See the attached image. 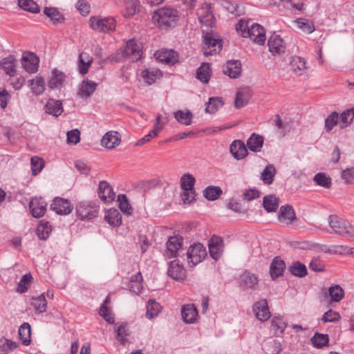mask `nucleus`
Masks as SVG:
<instances>
[{
	"instance_id": "nucleus-42",
	"label": "nucleus",
	"mask_w": 354,
	"mask_h": 354,
	"mask_svg": "<svg viewBox=\"0 0 354 354\" xmlns=\"http://www.w3.org/2000/svg\"><path fill=\"white\" fill-rule=\"evenodd\" d=\"M315 183L325 189H329L332 185V179L326 173L319 172L316 174L313 178Z\"/></svg>"
},
{
	"instance_id": "nucleus-58",
	"label": "nucleus",
	"mask_w": 354,
	"mask_h": 354,
	"mask_svg": "<svg viewBox=\"0 0 354 354\" xmlns=\"http://www.w3.org/2000/svg\"><path fill=\"white\" fill-rule=\"evenodd\" d=\"M160 311V306L153 299H150L147 306V317L149 319L153 318Z\"/></svg>"
},
{
	"instance_id": "nucleus-59",
	"label": "nucleus",
	"mask_w": 354,
	"mask_h": 354,
	"mask_svg": "<svg viewBox=\"0 0 354 354\" xmlns=\"http://www.w3.org/2000/svg\"><path fill=\"white\" fill-rule=\"evenodd\" d=\"M110 302L109 297H106L103 304H102L99 314L102 316L108 323L113 324L114 322V318L112 317L111 314L109 312V309L107 308L108 304Z\"/></svg>"
},
{
	"instance_id": "nucleus-53",
	"label": "nucleus",
	"mask_w": 354,
	"mask_h": 354,
	"mask_svg": "<svg viewBox=\"0 0 354 354\" xmlns=\"http://www.w3.org/2000/svg\"><path fill=\"white\" fill-rule=\"evenodd\" d=\"M115 332L116 333V339L122 344H124L127 342V337L129 335L127 324L122 323L115 328Z\"/></svg>"
},
{
	"instance_id": "nucleus-31",
	"label": "nucleus",
	"mask_w": 354,
	"mask_h": 354,
	"mask_svg": "<svg viewBox=\"0 0 354 354\" xmlns=\"http://www.w3.org/2000/svg\"><path fill=\"white\" fill-rule=\"evenodd\" d=\"M291 69L298 75H301L307 69L306 62L304 58L292 57L290 64Z\"/></svg>"
},
{
	"instance_id": "nucleus-24",
	"label": "nucleus",
	"mask_w": 354,
	"mask_h": 354,
	"mask_svg": "<svg viewBox=\"0 0 354 354\" xmlns=\"http://www.w3.org/2000/svg\"><path fill=\"white\" fill-rule=\"evenodd\" d=\"M17 60L13 55H9L3 58L0 61V66L5 73L10 76L14 77L16 74Z\"/></svg>"
},
{
	"instance_id": "nucleus-46",
	"label": "nucleus",
	"mask_w": 354,
	"mask_h": 354,
	"mask_svg": "<svg viewBox=\"0 0 354 354\" xmlns=\"http://www.w3.org/2000/svg\"><path fill=\"white\" fill-rule=\"evenodd\" d=\"M196 180L193 175L190 174H185L180 178V187L184 191L192 192Z\"/></svg>"
},
{
	"instance_id": "nucleus-40",
	"label": "nucleus",
	"mask_w": 354,
	"mask_h": 354,
	"mask_svg": "<svg viewBox=\"0 0 354 354\" xmlns=\"http://www.w3.org/2000/svg\"><path fill=\"white\" fill-rule=\"evenodd\" d=\"M276 174V169L272 164L266 166L261 175V179L266 185H270L274 181V178Z\"/></svg>"
},
{
	"instance_id": "nucleus-8",
	"label": "nucleus",
	"mask_w": 354,
	"mask_h": 354,
	"mask_svg": "<svg viewBox=\"0 0 354 354\" xmlns=\"http://www.w3.org/2000/svg\"><path fill=\"white\" fill-rule=\"evenodd\" d=\"M221 39H215L212 34L203 37V54L205 56L212 55L219 53L222 49Z\"/></svg>"
},
{
	"instance_id": "nucleus-47",
	"label": "nucleus",
	"mask_w": 354,
	"mask_h": 354,
	"mask_svg": "<svg viewBox=\"0 0 354 354\" xmlns=\"http://www.w3.org/2000/svg\"><path fill=\"white\" fill-rule=\"evenodd\" d=\"M271 325L274 329V335L277 336L282 335L287 327V323L281 317H274Z\"/></svg>"
},
{
	"instance_id": "nucleus-28",
	"label": "nucleus",
	"mask_w": 354,
	"mask_h": 354,
	"mask_svg": "<svg viewBox=\"0 0 354 354\" xmlns=\"http://www.w3.org/2000/svg\"><path fill=\"white\" fill-rule=\"evenodd\" d=\"M285 268L284 261L279 257H274L270 267V274L272 279H275L282 275Z\"/></svg>"
},
{
	"instance_id": "nucleus-11",
	"label": "nucleus",
	"mask_w": 354,
	"mask_h": 354,
	"mask_svg": "<svg viewBox=\"0 0 354 354\" xmlns=\"http://www.w3.org/2000/svg\"><path fill=\"white\" fill-rule=\"evenodd\" d=\"M209 252L210 257L214 260H218L222 256L224 244L222 238L214 235L209 241Z\"/></svg>"
},
{
	"instance_id": "nucleus-51",
	"label": "nucleus",
	"mask_w": 354,
	"mask_h": 354,
	"mask_svg": "<svg viewBox=\"0 0 354 354\" xmlns=\"http://www.w3.org/2000/svg\"><path fill=\"white\" fill-rule=\"evenodd\" d=\"M328 295L333 301L339 302L344 297V292L340 286L334 285L328 288Z\"/></svg>"
},
{
	"instance_id": "nucleus-18",
	"label": "nucleus",
	"mask_w": 354,
	"mask_h": 354,
	"mask_svg": "<svg viewBox=\"0 0 354 354\" xmlns=\"http://www.w3.org/2000/svg\"><path fill=\"white\" fill-rule=\"evenodd\" d=\"M230 151L232 156L236 160L243 159L248 154L245 144L240 140L232 142L230 147Z\"/></svg>"
},
{
	"instance_id": "nucleus-44",
	"label": "nucleus",
	"mask_w": 354,
	"mask_h": 354,
	"mask_svg": "<svg viewBox=\"0 0 354 354\" xmlns=\"http://www.w3.org/2000/svg\"><path fill=\"white\" fill-rule=\"evenodd\" d=\"M31 329L28 323H24L19 328V336L23 344L28 346L30 342Z\"/></svg>"
},
{
	"instance_id": "nucleus-1",
	"label": "nucleus",
	"mask_w": 354,
	"mask_h": 354,
	"mask_svg": "<svg viewBox=\"0 0 354 354\" xmlns=\"http://www.w3.org/2000/svg\"><path fill=\"white\" fill-rule=\"evenodd\" d=\"M179 19L178 11L170 7L159 8L153 12V21L161 29L174 28Z\"/></svg>"
},
{
	"instance_id": "nucleus-6",
	"label": "nucleus",
	"mask_w": 354,
	"mask_h": 354,
	"mask_svg": "<svg viewBox=\"0 0 354 354\" xmlns=\"http://www.w3.org/2000/svg\"><path fill=\"white\" fill-rule=\"evenodd\" d=\"M122 57L131 62H136L142 56L141 44L135 39L129 40L122 48Z\"/></svg>"
},
{
	"instance_id": "nucleus-16",
	"label": "nucleus",
	"mask_w": 354,
	"mask_h": 354,
	"mask_svg": "<svg viewBox=\"0 0 354 354\" xmlns=\"http://www.w3.org/2000/svg\"><path fill=\"white\" fill-rule=\"evenodd\" d=\"M98 195L104 203L112 202L115 197L111 186L106 181H100L98 186Z\"/></svg>"
},
{
	"instance_id": "nucleus-14",
	"label": "nucleus",
	"mask_w": 354,
	"mask_h": 354,
	"mask_svg": "<svg viewBox=\"0 0 354 354\" xmlns=\"http://www.w3.org/2000/svg\"><path fill=\"white\" fill-rule=\"evenodd\" d=\"M268 46L269 51L273 55H280L286 50V46L282 38L277 35L272 34L268 39Z\"/></svg>"
},
{
	"instance_id": "nucleus-9",
	"label": "nucleus",
	"mask_w": 354,
	"mask_h": 354,
	"mask_svg": "<svg viewBox=\"0 0 354 354\" xmlns=\"http://www.w3.org/2000/svg\"><path fill=\"white\" fill-rule=\"evenodd\" d=\"M73 208V205L68 200L60 197L55 198L50 205L51 210L62 215L69 214Z\"/></svg>"
},
{
	"instance_id": "nucleus-27",
	"label": "nucleus",
	"mask_w": 354,
	"mask_h": 354,
	"mask_svg": "<svg viewBox=\"0 0 354 354\" xmlns=\"http://www.w3.org/2000/svg\"><path fill=\"white\" fill-rule=\"evenodd\" d=\"M263 142L264 138L263 136L256 133H253L248 139L246 145L250 151L257 153L261 151Z\"/></svg>"
},
{
	"instance_id": "nucleus-33",
	"label": "nucleus",
	"mask_w": 354,
	"mask_h": 354,
	"mask_svg": "<svg viewBox=\"0 0 354 354\" xmlns=\"http://www.w3.org/2000/svg\"><path fill=\"white\" fill-rule=\"evenodd\" d=\"M104 219L113 227L119 226L122 223V216L116 209H109L106 212Z\"/></svg>"
},
{
	"instance_id": "nucleus-54",
	"label": "nucleus",
	"mask_w": 354,
	"mask_h": 354,
	"mask_svg": "<svg viewBox=\"0 0 354 354\" xmlns=\"http://www.w3.org/2000/svg\"><path fill=\"white\" fill-rule=\"evenodd\" d=\"M223 105L221 97H211L206 103L205 111L209 113H214L218 109Z\"/></svg>"
},
{
	"instance_id": "nucleus-7",
	"label": "nucleus",
	"mask_w": 354,
	"mask_h": 354,
	"mask_svg": "<svg viewBox=\"0 0 354 354\" xmlns=\"http://www.w3.org/2000/svg\"><path fill=\"white\" fill-rule=\"evenodd\" d=\"M98 207L88 202H80L76 205L77 216L81 220L90 221L97 216Z\"/></svg>"
},
{
	"instance_id": "nucleus-32",
	"label": "nucleus",
	"mask_w": 354,
	"mask_h": 354,
	"mask_svg": "<svg viewBox=\"0 0 354 354\" xmlns=\"http://www.w3.org/2000/svg\"><path fill=\"white\" fill-rule=\"evenodd\" d=\"M142 77L147 84L151 85L162 77V72L159 69L147 68L142 72Z\"/></svg>"
},
{
	"instance_id": "nucleus-36",
	"label": "nucleus",
	"mask_w": 354,
	"mask_h": 354,
	"mask_svg": "<svg viewBox=\"0 0 354 354\" xmlns=\"http://www.w3.org/2000/svg\"><path fill=\"white\" fill-rule=\"evenodd\" d=\"M66 75L60 71L54 69L52 76L48 82V86L50 88H55L60 86L64 81Z\"/></svg>"
},
{
	"instance_id": "nucleus-29",
	"label": "nucleus",
	"mask_w": 354,
	"mask_h": 354,
	"mask_svg": "<svg viewBox=\"0 0 354 354\" xmlns=\"http://www.w3.org/2000/svg\"><path fill=\"white\" fill-rule=\"evenodd\" d=\"M46 112L55 117L59 116L63 112L62 103L60 100L50 99L46 104Z\"/></svg>"
},
{
	"instance_id": "nucleus-52",
	"label": "nucleus",
	"mask_w": 354,
	"mask_h": 354,
	"mask_svg": "<svg viewBox=\"0 0 354 354\" xmlns=\"http://www.w3.org/2000/svg\"><path fill=\"white\" fill-rule=\"evenodd\" d=\"M18 6L32 13H38L40 11L39 6L32 0H18Z\"/></svg>"
},
{
	"instance_id": "nucleus-19",
	"label": "nucleus",
	"mask_w": 354,
	"mask_h": 354,
	"mask_svg": "<svg viewBox=\"0 0 354 354\" xmlns=\"http://www.w3.org/2000/svg\"><path fill=\"white\" fill-rule=\"evenodd\" d=\"M223 72L230 78H238L241 74V64L239 60H231L226 62L223 67Z\"/></svg>"
},
{
	"instance_id": "nucleus-45",
	"label": "nucleus",
	"mask_w": 354,
	"mask_h": 354,
	"mask_svg": "<svg viewBox=\"0 0 354 354\" xmlns=\"http://www.w3.org/2000/svg\"><path fill=\"white\" fill-rule=\"evenodd\" d=\"M19 346V344L6 338L0 339V354H8L15 351Z\"/></svg>"
},
{
	"instance_id": "nucleus-34",
	"label": "nucleus",
	"mask_w": 354,
	"mask_h": 354,
	"mask_svg": "<svg viewBox=\"0 0 354 354\" xmlns=\"http://www.w3.org/2000/svg\"><path fill=\"white\" fill-rule=\"evenodd\" d=\"M279 198L273 194L263 197V207L268 212H274L279 207Z\"/></svg>"
},
{
	"instance_id": "nucleus-21",
	"label": "nucleus",
	"mask_w": 354,
	"mask_h": 354,
	"mask_svg": "<svg viewBox=\"0 0 354 354\" xmlns=\"http://www.w3.org/2000/svg\"><path fill=\"white\" fill-rule=\"evenodd\" d=\"M168 275L175 280H183L185 277V270L178 260H174L170 262L168 271Z\"/></svg>"
},
{
	"instance_id": "nucleus-60",
	"label": "nucleus",
	"mask_w": 354,
	"mask_h": 354,
	"mask_svg": "<svg viewBox=\"0 0 354 354\" xmlns=\"http://www.w3.org/2000/svg\"><path fill=\"white\" fill-rule=\"evenodd\" d=\"M250 96L247 91H240L236 93L235 97V107L237 109L245 106L248 101Z\"/></svg>"
},
{
	"instance_id": "nucleus-3",
	"label": "nucleus",
	"mask_w": 354,
	"mask_h": 354,
	"mask_svg": "<svg viewBox=\"0 0 354 354\" xmlns=\"http://www.w3.org/2000/svg\"><path fill=\"white\" fill-rule=\"evenodd\" d=\"M183 244V238L180 235L171 236L168 239L166 245L167 249L164 255L167 259H171L177 257H183L185 253L182 248Z\"/></svg>"
},
{
	"instance_id": "nucleus-37",
	"label": "nucleus",
	"mask_w": 354,
	"mask_h": 354,
	"mask_svg": "<svg viewBox=\"0 0 354 354\" xmlns=\"http://www.w3.org/2000/svg\"><path fill=\"white\" fill-rule=\"evenodd\" d=\"M210 65L209 63H203L196 71V77L202 83L206 84L210 77Z\"/></svg>"
},
{
	"instance_id": "nucleus-49",
	"label": "nucleus",
	"mask_w": 354,
	"mask_h": 354,
	"mask_svg": "<svg viewBox=\"0 0 354 354\" xmlns=\"http://www.w3.org/2000/svg\"><path fill=\"white\" fill-rule=\"evenodd\" d=\"M295 22L298 28L306 34H310L315 30L313 22L307 19L299 18L297 19Z\"/></svg>"
},
{
	"instance_id": "nucleus-63",
	"label": "nucleus",
	"mask_w": 354,
	"mask_h": 354,
	"mask_svg": "<svg viewBox=\"0 0 354 354\" xmlns=\"http://www.w3.org/2000/svg\"><path fill=\"white\" fill-rule=\"evenodd\" d=\"M339 114L333 111L325 120V129L326 131H330L337 124Z\"/></svg>"
},
{
	"instance_id": "nucleus-4",
	"label": "nucleus",
	"mask_w": 354,
	"mask_h": 354,
	"mask_svg": "<svg viewBox=\"0 0 354 354\" xmlns=\"http://www.w3.org/2000/svg\"><path fill=\"white\" fill-rule=\"evenodd\" d=\"M185 254L189 265L195 266L205 259L207 251L203 244L198 243L191 245Z\"/></svg>"
},
{
	"instance_id": "nucleus-20",
	"label": "nucleus",
	"mask_w": 354,
	"mask_h": 354,
	"mask_svg": "<svg viewBox=\"0 0 354 354\" xmlns=\"http://www.w3.org/2000/svg\"><path fill=\"white\" fill-rule=\"evenodd\" d=\"M278 219L280 222L290 224L297 219L296 214L291 205H286L280 207Z\"/></svg>"
},
{
	"instance_id": "nucleus-62",
	"label": "nucleus",
	"mask_w": 354,
	"mask_h": 354,
	"mask_svg": "<svg viewBox=\"0 0 354 354\" xmlns=\"http://www.w3.org/2000/svg\"><path fill=\"white\" fill-rule=\"evenodd\" d=\"M32 279V277L30 274H24L21 277V279L18 284V287L17 289V292H19L20 293L26 292L28 287L30 286Z\"/></svg>"
},
{
	"instance_id": "nucleus-26",
	"label": "nucleus",
	"mask_w": 354,
	"mask_h": 354,
	"mask_svg": "<svg viewBox=\"0 0 354 354\" xmlns=\"http://www.w3.org/2000/svg\"><path fill=\"white\" fill-rule=\"evenodd\" d=\"M258 281L257 275L249 271H245L240 276V285L247 289H254Z\"/></svg>"
},
{
	"instance_id": "nucleus-10",
	"label": "nucleus",
	"mask_w": 354,
	"mask_h": 354,
	"mask_svg": "<svg viewBox=\"0 0 354 354\" xmlns=\"http://www.w3.org/2000/svg\"><path fill=\"white\" fill-rule=\"evenodd\" d=\"M247 36L254 42L263 45L266 41V31L263 26L258 24H253L246 32Z\"/></svg>"
},
{
	"instance_id": "nucleus-41",
	"label": "nucleus",
	"mask_w": 354,
	"mask_h": 354,
	"mask_svg": "<svg viewBox=\"0 0 354 354\" xmlns=\"http://www.w3.org/2000/svg\"><path fill=\"white\" fill-rule=\"evenodd\" d=\"M142 277L140 272H138L131 277L128 288L131 292L138 293L142 288Z\"/></svg>"
},
{
	"instance_id": "nucleus-23",
	"label": "nucleus",
	"mask_w": 354,
	"mask_h": 354,
	"mask_svg": "<svg viewBox=\"0 0 354 354\" xmlns=\"http://www.w3.org/2000/svg\"><path fill=\"white\" fill-rule=\"evenodd\" d=\"M97 86L95 82L88 79L84 80L79 87L77 95L82 98H88L96 90Z\"/></svg>"
},
{
	"instance_id": "nucleus-15",
	"label": "nucleus",
	"mask_w": 354,
	"mask_h": 354,
	"mask_svg": "<svg viewBox=\"0 0 354 354\" xmlns=\"http://www.w3.org/2000/svg\"><path fill=\"white\" fill-rule=\"evenodd\" d=\"M46 206L47 203L42 198H34L29 203L32 215L35 218L42 217L46 212Z\"/></svg>"
},
{
	"instance_id": "nucleus-38",
	"label": "nucleus",
	"mask_w": 354,
	"mask_h": 354,
	"mask_svg": "<svg viewBox=\"0 0 354 354\" xmlns=\"http://www.w3.org/2000/svg\"><path fill=\"white\" fill-rule=\"evenodd\" d=\"M44 12L50 19L53 24H62L64 21V15L55 8H45Z\"/></svg>"
},
{
	"instance_id": "nucleus-61",
	"label": "nucleus",
	"mask_w": 354,
	"mask_h": 354,
	"mask_svg": "<svg viewBox=\"0 0 354 354\" xmlns=\"http://www.w3.org/2000/svg\"><path fill=\"white\" fill-rule=\"evenodd\" d=\"M44 167V161L38 156L31 158V169L32 175L35 176L39 174Z\"/></svg>"
},
{
	"instance_id": "nucleus-48",
	"label": "nucleus",
	"mask_w": 354,
	"mask_h": 354,
	"mask_svg": "<svg viewBox=\"0 0 354 354\" xmlns=\"http://www.w3.org/2000/svg\"><path fill=\"white\" fill-rule=\"evenodd\" d=\"M31 305L34 307L35 311L38 313H42L46 311L47 301L44 295L32 299Z\"/></svg>"
},
{
	"instance_id": "nucleus-43",
	"label": "nucleus",
	"mask_w": 354,
	"mask_h": 354,
	"mask_svg": "<svg viewBox=\"0 0 354 354\" xmlns=\"http://www.w3.org/2000/svg\"><path fill=\"white\" fill-rule=\"evenodd\" d=\"M174 118L182 124L189 125L192 123L193 114L190 111L178 110L174 113Z\"/></svg>"
},
{
	"instance_id": "nucleus-39",
	"label": "nucleus",
	"mask_w": 354,
	"mask_h": 354,
	"mask_svg": "<svg viewBox=\"0 0 354 354\" xmlns=\"http://www.w3.org/2000/svg\"><path fill=\"white\" fill-rule=\"evenodd\" d=\"M222 194L221 188L218 186H208L203 190V196L210 201H216Z\"/></svg>"
},
{
	"instance_id": "nucleus-64",
	"label": "nucleus",
	"mask_w": 354,
	"mask_h": 354,
	"mask_svg": "<svg viewBox=\"0 0 354 354\" xmlns=\"http://www.w3.org/2000/svg\"><path fill=\"white\" fill-rule=\"evenodd\" d=\"M341 319L340 315L330 309L326 311L322 316L321 320L323 322H337Z\"/></svg>"
},
{
	"instance_id": "nucleus-5",
	"label": "nucleus",
	"mask_w": 354,
	"mask_h": 354,
	"mask_svg": "<svg viewBox=\"0 0 354 354\" xmlns=\"http://www.w3.org/2000/svg\"><path fill=\"white\" fill-rule=\"evenodd\" d=\"M89 22L92 29L104 33L113 31L116 26V21L113 17L100 19L95 16L91 17Z\"/></svg>"
},
{
	"instance_id": "nucleus-35",
	"label": "nucleus",
	"mask_w": 354,
	"mask_h": 354,
	"mask_svg": "<svg viewBox=\"0 0 354 354\" xmlns=\"http://www.w3.org/2000/svg\"><path fill=\"white\" fill-rule=\"evenodd\" d=\"M140 1L139 0H125L124 16L125 17H133L139 11Z\"/></svg>"
},
{
	"instance_id": "nucleus-25",
	"label": "nucleus",
	"mask_w": 354,
	"mask_h": 354,
	"mask_svg": "<svg viewBox=\"0 0 354 354\" xmlns=\"http://www.w3.org/2000/svg\"><path fill=\"white\" fill-rule=\"evenodd\" d=\"M181 314L185 323L192 324L198 317V310L194 304H187L182 307Z\"/></svg>"
},
{
	"instance_id": "nucleus-57",
	"label": "nucleus",
	"mask_w": 354,
	"mask_h": 354,
	"mask_svg": "<svg viewBox=\"0 0 354 354\" xmlns=\"http://www.w3.org/2000/svg\"><path fill=\"white\" fill-rule=\"evenodd\" d=\"M118 202L119 203V207L123 213L127 215L132 214V207L125 194H119L118 196Z\"/></svg>"
},
{
	"instance_id": "nucleus-50",
	"label": "nucleus",
	"mask_w": 354,
	"mask_h": 354,
	"mask_svg": "<svg viewBox=\"0 0 354 354\" xmlns=\"http://www.w3.org/2000/svg\"><path fill=\"white\" fill-rule=\"evenodd\" d=\"M289 271L292 275L298 277H304L307 274L306 266L299 261L294 262L290 267Z\"/></svg>"
},
{
	"instance_id": "nucleus-55",
	"label": "nucleus",
	"mask_w": 354,
	"mask_h": 354,
	"mask_svg": "<svg viewBox=\"0 0 354 354\" xmlns=\"http://www.w3.org/2000/svg\"><path fill=\"white\" fill-rule=\"evenodd\" d=\"M329 338L326 334L316 333L311 338L313 345L316 348H322L327 345Z\"/></svg>"
},
{
	"instance_id": "nucleus-2",
	"label": "nucleus",
	"mask_w": 354,
	"mask_h": 354,
	"mask_svg": "<svg viewBox=\"0 0 354 354\" xmlns=\"http://www.w3.org/2000/svg\"><path fill=\"white\" fill-rule=\"evenodd\" d=\"M328 223L336 234L344 236L351 241H354V226L348 221L336 215H330L328 217Z\"/></svg>"
},
{
	"instance_id": "nucleus-12",
	"label": "nucleus",
	"mask_w": 354,
	"mask_h": 354,
	"mask_svg": "<svg viewBox=\"0 0 354 354\" xmlns=\"http://www.w3.org/2000/svg\"><path fill=\"white\" fill-rule=\"evenodd\" d=\"M253 311L256 317L261 322L268 320L271 316L268 301L265 299H262L255 302L253 306Z\"/></svg>"
},
{
	"instance_id": "nucleus-13",
	"label": "nucleus",
	"mask_w": 354,
	"mask_h": 354,
	"mask_svg": "<svg viewBox=\"0 0 354 354\" xmlns=\"http://www.w3.org/2000/svg\"><path fill=\"white\" fill-rule=\"evenodd\" d=\"M197 15L200 22L206 26H212L215 22V17L211 10L210 4H203L198 10Z\"/></svg>"
},
{
	"instance_id": "nucleus-56",
	"label": "nucleus",
	"mask_w": 354,
	"mask_h": 354,
	"mask_svg": "<svg viewBox=\"0 0 354 354\" xmlns=\"http://www.w3.org/2000/svg\"><path fill=\"white\" fill-rule=\"evenodd\" d=\"M44 84L45 82L43 77H37L31 81L32 92L36 95H41L44 91Z\"/></svg>"
},
{
	"instance_id": "nucleus-30",
	"label": "nucleus",
	"mask_w": 354,
	"mask_h": 354,
	"mask_svg": "<svg viewBox=\"0 0 354 354\" xmlns=\"http://www.w3.org/2000/svg\"><path fill=\"white\" fill-rule=\"evenodd\" d=\"M155 55L157 56V59L161 62L174 64L178 62L177 54L174 50L158 51Z\"/></svg>"
},
{
	"instance_id": "nucleus-17",
	"label": "nucleus",
	"mask_w": 354,
	"mask_h": 354,
	"mask_svg": "<svg viewBox=\"0 0 354 354\" xmlns=\"http://www.w3.org/2000/svg\"><path fill=\"white\" fill-rule=\"evenodd\" d=\"M39 57L34 53L23 55L21 64L23 68L30 73H35L38 71Z\"/></svg>"
},
{
	"instance_id": "nucleus-22",
	"label": "nucleus",
	"mask_w": 354,
	"mask_h": 354,
	"mask_svg": "<svg viewBox=\"0 0 354 354\" xmlns=\"http://www.w3.org/2000/svg\"><path fill=\"white\" fill-rule=\"evenodd\" d=\"M102 145L107 149H113L120 143L119 133L117 131L107 132L101 140Z\"/></svg>"
}]
</instances>
